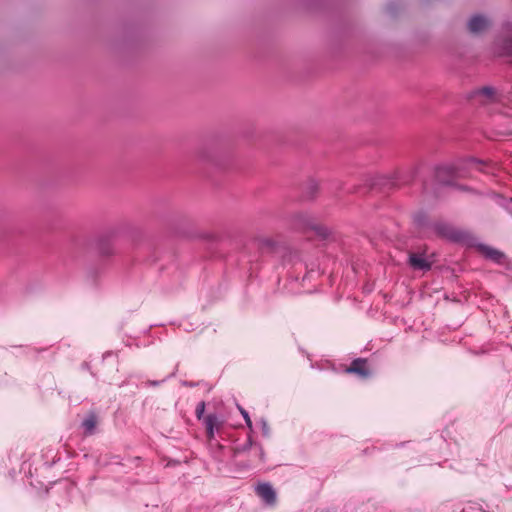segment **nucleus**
I'll return each mask as SVG.
<instances>
[{"label": "nucleus", "mask_w": 512, "mask_h": 512, "mask_svg": "<svg viewBox=\"0 0 512 512\" xmlns=\"http://www.w3.org/2000/svg\"><path fill=\"white\" fill-rule=\"evenodd\" d=\"M486 172L487 164L476 158H468L459 164L440 165L435 170L436 181L443 185H452L456 178L464 177L465 173L461 170V166Z\"/></svg>", "instance_id": "nucleus-1"}, {"label": "nucleus", "mask_w": 512, "mask_h": 512, "mask_svg": "<svg viewBox=\"0 0 512 512\" xmlns=\"http://www.w3.org/2000/svg\"><path fill=\"white\" fill-rule=\"evenodd\" d=\"M433 237H439L452 243L473 246L475 237L468 231L453 227L451 224L437 220L433 228Z\"/></svg>", "instance_id": "nucleus-2"}, {"label": "nucleus", "mask_w": 512, "mask_h": 512, "mask_svg": "<svg viewBox=\"0 0 512 512\" xmlns=\"http://www.w3.org/2000/svg\"><path fill=\"white\" fill-rule=\"evenodd\" d=\"M290 225L292 229L302 233L313 231L321 239H326L330 234L327 227L315 223L313 218L306 213L292 215Z\"/></svg>", "instance_id": "nucleus-3"}, {"label": "nucleus", "mask_w": 512, "mask_h": 512, "mask_svg": "<svg viewBox=\"0 0 512 512\" xmlns=\"http://www.w3.org/2000/svg\"><path fill=\"white\" fill-rule=\"evenodd\" d=\"M413 224L421 237L431 239L433 238V228L437 220L430 218L428 213L424 210L415 212L412 216Z\"/></svg>", "instance_id": "nucleus-4"}, {"label": "nucleus", "mask_w": 512, "mask_h": 512, "mask_svg": "<svg viewBox=\"0 0 512 512\" xmlns=\"http://www.w3.org/2000/svg\"><path fill=\"white\" fill-rule=\"evenodd\" d=\"M502 30L506 36H500L495 41V52L498 56L512 57V24L504 23Z\"/></svg>", "instance_id": "nucleus-5"}, {"label": "nucleus", "mask_w": 512, "mask_h": 512, "mask_svg": "<svg viewBox=\"0 0 512 512\" xmlns=\"http://www.w3.org/2000/svg\"><path fill=\"white\" fill-rule=\"evenodd\" d=\"M495 98V89L490 86H485L475 89L469 93L468 99L474 104L485 105L492 103Z\"/></svg>", "instance_id": "nucleus-6"}, {"label": "nucleus", "mask_w": 512, "mask_h": 512, "mask_svg": "<svg viewBox=\"0 0 512 512\" xmlns=\"http://www.w3.org/2000/svg\"><path fill=\"white\" fill-rule=\"evenodd\" d=\"M206 428L207 439L210 443L215 439V433L219 432L224 421L215 413H210L203 419Z\"/></svg>", "instance_id": "nucleus-7"}, {"label": "nucleus", "mask_w": 512, "mask_h": 512, "mask_svg": "<svg viewBox=\"0 0 512 512\" xmlns=\"http://www.w3.org/2000/svg\"><path fill=\"white\" fill-rule=\"evenodd\" d=\"M256 494L263 500L267 505H274L277 500L276 491L270 483H260L255 488Z\"/></svg>", "instance_id": "nucleus-8"}, {"label": "nucleus", "mask_w": 512, "mask_h": 512, "mask_svg": "<svg viewBox=\"0 0 512 512\" xmlns=\"http://www.w3.org/2000/svg\"><path fill=\"white\" fill-rule=\"evenodd\" d=\"M408 263L414 270L429 271L432 267V263L420 253H410Z\"/></svg>", "instance_id": "nucleus-9"}, {"label": "nucleus", "mask_w": 512, "mask_h": 512, "mask_svg": "<svg viewBox=\"0 0 512 512\" xmlns=\"http://www.w3.org/2000/svg\"><path fill=\"white\" fill-rule=\"evenodd\" d=\"M347 373L357 374L361 378H367L370 376V371L367 367V360L364 358H357L353 360L350 366L346 369Z\"/></svg>", "instance_id": "nucleus-10"}, {"label": "nucleus", "mask_w": 512, "mask_h": 512, "mask_svg": "<svg viewBox=\"0 0 512 512\" xmlns=\"http://www.w3.org/2000/svg\"><path fill=\"white\" fill-rule=\"evenodd\" d=\"M489 26V21L482 15H474L468 22V29L471 33H480Z\"/></svg>", "instance_id": "nucleus-11"}, {"label": "nucleus", "mask_w": 512, "mask_h": 512, "mask_svg": "<svg viewBox=\"0 0 512 512\" xmlns=\"http://www.w3.org/2000/svg\"><path fill=\"white\" fill-rule=\"evenodd\" d=\"M477 249L488 259L496 262V263H501V261L503 260L504 258V253H502L501 251L495 249V248H492L488 245H485V244H478L477 245Z\"/></svg>", "instance_id": "nucleus-12"}, {"label": "nucleus", "mask_w": 512, "mask_h": 512, "mask_svg": "<svg viewBox=\"0 0 512 512\" xmlns=\"http://www.w3.org/2000/svg\"><path fill=\"white\" fill-rule=\"evenodd\" d=\"M97 426V415L94 412H90L87 417L82 421L81 427L84 430L86 436L95 434Z\"/></svg>", "instance_id": "nucleus-13"}, {"label": "nucleus", "mask_w": 512, "mask_h": 512, "mask_svg": "<svg viewBox=\"0 0 512 512\" xmlns=\"http://www.w3.org/2000/svg\"><path fill=\"white\" fill-rule=\"evenodd\" d=\"M318 189H319V185H318L317 181H315L313 179L309 180L308 183L306 184L305 191H304L305 198L306 199L314 198L318 192Z\"/></svg>", "instance_id": "nucleus-14"}, {"label": "nucleus", "mask_w": 512, "mask_h": 512, "mask_svg": "<svg viewBox=\"0 0 512 512\" xmlns=\"http://www.w3.org/2000/svg\"><path fill=\"white\" fill-rule=\"evenodd\" d=\"M99 250L102 255L108 256L112 254L113 249L109 242H103L101 241L99 244Z\"/></svg>", "instance_id": "nucleus-15"}, {"label": "nucleus", "mask_w": 512, "mask_h": 512, "mask_svg": "<svg viewBox=\"0 0 512 512\" xmlns=\"http://www.w3.org/2000/svg\"><path fill=\"white\" fill-rule=\"evenodd\" d=\"M205 402L201 401L197 404L195 409V414L198 420H203L205 418Z\"/></svg>", "instance_id": "nucleus-16"}, {"label": "nucleus", "mask_w": 512, "mask_h": 512, "mask_svg": "<svg viewBox=\"0 0 512 512\" xmlns=\"http://www.w3.org/2000/svg\"><path fill=\"white\" fill-rule=\"evenodd\" d=\"M239 410H240V413L242 414L245 422H246V425L249 427V428H252V421L250 419V416L248 414V412L243 409L242 407L239 406Z\"/></svg>", "instance_id": "nucleus-17"}, {"label": "nucleus", "mask_w": 512, "mask_h": 512, "mask_svg": "<svg viewBox=\"0 0 512 512\" xmlns=\"http://www.w3.org/2000/svg\"><path fill=\"white\" fill-rule=\"evenodd\" d=\"M260 423H261V429H262L263 436L268 437L270 435V428H269L268 423L264 419H261Z\"/></svg>", "instance_id": "nucleus-18"}, {"label": "nucleus", "mask_w": 512, "mask_h": 512, "mask_svg": "<svg viewBox=\"0 0 512 512\" xmlns=\"http://www.w3.org/2000/svg\"><path fill=\"white\" fill-rule=\"evenodd\" d=\"M251 445H252V441H251V438L249 437L247 443L243 446L242 450L244 451V450L250 448Z\"/></svg>", "instance_id": "nucleus-19"}, {"label": "nucleus", "mask_w": 512, "mask_h": 512, "mask_svg": "<svg viewBox=\"0 0 512 512\" xmlns=\"http://www.w3.org/2000/svg\"><path fill=\"white\" fill-rule=\"evenodd\" d=\"M398 181H399L398 178L394 179L392 181V186H397L398 185Z\"/></svg>", "instance_id": "nucleus-20"}, {"label": "nucleus", "mask_w": 512, "mask_h": 512, "mask_svg": "<svg viewBox=\"0 0 512 512\" xmlns=\"http://www.w3.org/2000/svg\"><path fill=\"white\" fill-rule=\"evenodd\" d=\"M460 188H461L462 190H465V191H468V190H469V188H468V187H466V186H461Z\"/></svg>", "instance_id": "nucleus-21"}]
</instances>
